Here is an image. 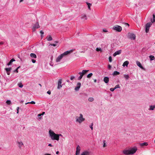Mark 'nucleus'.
Here are the masks:
<instances>
[{"label":"nucleus","mask_w":155,"mask_h":155,"mask_svg":"<svg viewBox=\"0 0 155 155\" xmlns=\"http://www.w3.org/2000/svg\"><path fill=\"white\" fill-rule=\"evenodd\" d=\"M15 61V60L14 58H12L10 61L7 64L8 66L11 65L13 62Z\"/></svg>","instance_id":"nucleus-18"},{"label":"nucleus","mask_w":155,"mask_h":155,"mask_svg":"<svg viewBox=\"0 0 155 155\" xmlns=\"http://www.w3.org/2000/svg\"><path fill=\"white\" fill-rule=\"evenodd\" d=\"M149 58L151 60H153L154 59V57L153 55H150L149 56Z\"/></svg>","instance_id":"nucleus-32"},{"label":"nucleus","mask_w":155,"mask_h":155,"mask_svg":"<svg viewBox=\"0 0 155 155\" xmlns=\"http://www.w3.org/2000/svg\"><path fill=\"white\" fill-rule=\"evenodd\" d=\"M76 121L80 124L85 120V119L83 117V115L81 114H80L79 117L77 116L76 117Z\"/></svg>","instance_id":"nucleus-4"},{"label":"nucleus","mask_w":155,"mask_h":155,"mask_svg":"<svg viewBox=\"0 0 155 155\" xmlns=\"http://www.w3.org/2000/svg\"><path fill=\"white\" fill-rule=\"evenodd\" d=\"M75 78V77L74 76H71L70 78V79L71 80H73Z\"/></svg>","instance_id":"nucleus-44"},{"label":"nucleus","mask_w":155,"mask_h":155,"mask_svg":"<svg viewBox=\"0 0 155 155\" xmlns=\"http://www.w3.org/2000/svg\"><path fill=\"white\" fill-rule=\"evenodd\" d=\"M94 82L96 83L97 82V80L96 79H94Z\"/></svg>","instance_id":"nucleus-61"},{"label":"nucleus","mask_w":155,"mask_h":155,"mask_svg":"<svg viewBox=\"0 0 155 155\" xmlns=\"http://www.w3.org/2000/svg\"><path fill=\"white\" fill-rule=\"evenodd\" d=\"M13 72H16V73H18V69L17 68H16L15 70Z\"/></svg>","instance_id":"nucleus-49"},{"label":"nucleus","mask_w":155,"mask_h":155,"mask_svg":"<svg viewBox=\"0 0 155 155\" xmlns=\"http://www.w3.org/2000/svg\"><path fill=\"white\" fill-rule=\"evenodd\" d=\"M50 45H51V46H56V45L55 44H50Z\"/></svg>","instance_id":"nucleus-45"},{"label":"nucleus","mask_w":155,"mask_h":155,"mask_svg":"<svg viewBox=\"0 0 155 155\" xmlns=\"http://www.w3.org/2000/svg\"><path fill=\"white\" fill-rule=\"evenodd\" d=\"M103 31L104 32H107V31L106 29H104Z\"/></svg>","instance_id":"nucleus-50"},{"label":"nucleus","mask_w":155,"mask_h":155,"mask_svg":"<svg viewBox=\"0 0 155 155\" xmlns=\"http://www.w3.org/2000/svg\"><path fill=\"white\" fill-rule=\"evenodd\" d=\"M108 68L109 69H110L111 68V66L110 64L108 65Z\"/></svg>","instance_id":"nucleus-47"},{"label":"nucleus","mask_w":155,"mask_h":155,"mask_svg":"<svg viewBox=\"0 0 155 155\" xmlns=\"http://www.w3.org/2000/svg\"><path fill=\"white\" fill-rule=\"evenodd\" d=\"M47 93L49 95L51 94V91H50L49 90L47 92Z\"/></svg>","instance_id":"nucleus-46"},{"label":"nucleus","mask_w":155,"mask_h":155,"mask_svg":"<svg viewBox=\"0 0 155 155\" xmlns=\"http://www.w3.org/2000/svg\"><path fill=\"white\" fill-rule=\"evenodd\" d=\"M44 155H51L50 154L46 153V154H44Z\"/></svg>","instance_id":"nucleus-57"},{"label":"nucleus","mask_w":155,"mask_h":155,"mask_svg":"<svg viewBox=\"0 0 155 155\" xmlns=\"http://www.w3.org/2000/svg\"><path fill=\"white\" fill-rule=\"evenodd\" d=\"M115 89L117 88H120V87L119 86V84L115 86L114 87Z\"/></svg>","instance_id":"nucleus-37"},{"label":"nucleus","mask_w":155,"mask_h":155,"mask_svg":"<svg viewBox=\"0 0 155 155\" xmlns=\"http://www.w3.org/2000/svg\"><path fill=\"white\" fill-rule=\"evenodd\" d=\"M48 146H50V147H52L53 146L51 145V144H50V143L48 144Z\"/></svg>","instance_id":"nucleus-56"},{"label":"nucleus","mask_w":155,"mask_h":155,"mask_svg":"<svg viewBox=\"0 0 155 155\" xmlns=\"http://www.w3.org/2000/svg\"><path fill=\"white\" fill-rule=\"evenodd\" d=\"M124 24H125V25H128V26H129V24L127 23H125Z\"/></svg>","instance_id":"nucleus-55"},{"label":"nucleus","mask_w":155,"mask_h":155,"mask_svg":"<svg viewBox=\"0 0 155 155\" xmlns=\"http://www.w3.org/2000/svg\"><path fill=\"white\" fill-rule=\"evenodd\" d=\"M140 145L141 146H147L148 145V144L147 142H144L143 143H140Z\"/></svg>","instance_id":"nucleus-22"},{"label":"nucleus","mask_w":155,"mask_h":155,"mask_svg":"<svg viewBox=\"0 0 155 155\" xmlns=\"http://www.w3.org/2000/svg\"><path fill=\"white\" fill-rule=\"evenodd\" d=\"M153 19H151V21L152 23L154 22L155 21V15L154 14L153 15Z\"/></svg>","instance_id":"nucleus-27"},{"label":"nucleus","mask_w":155,"mask_h":155,"mask_svg":"<svg viewBox=\"0 0 155 155\" xmlns=\"http://www.w3.org/2000/svg\"><path fill=\"white\" fill-rule=\"evenodd\" d=\"M121 52V50H119L116 51L113 54L114 57L116 56L117 55L120 54Z\"/></svg>","instance_id":"nucleus-15"},{"label":"nucleus","mask_w":155,"mask_h":155,"mask_svg":"<svg viewBox=\"0 0 155 155\" xmlns=\"http://www.w3.org/2000/svg\"><path fill=\"white\" fill-rule=\"evenodd\" d=\"M89 70H83L81 72H79L78 74L80 75V76L78 77V80L81 79L84 75Z\"/></svg>","instance_id":"nucleus-5"},{"label":"nucleus","mask_w":155,"mask_h":155,"mask_svg":"<svg viewBox=\"0 0 155 155\" xmlns=\"http://www.w3.org/2000/svg\"><path fill=\"white\" fill-rule=\"evenodd\" d=\"M90 153V152L86 151L82 152L81 155H89Z\"/></svg>","instance_id":"nucleus-17"},{"label":"nucleus","mask_w":155,"mask_h":155,"mask_svg":"<svg viewBox=\"0 0 155 155\" xmlns=\"http://www.w3.org/2000/svg\"><path fill=\"white\" fill-rule=\"evenodd\" d=\"M81 86V83L80 82H78L77 83V86L75 87L74 90L76 91H78Z\"/></svg>","instance_id":"nucleus-11"},{"label":"nucleus","mask_w":155,"mask_h":155,"mask_svg":"<svg viewBox=\"0 0 155 155\" xmlns=\"http://www.w3.org/2000/svg\"><path fill=\"white\" fill-rule=\"evenodd\" d=\"M61 80H59L58 82V86L57 88L58 89H60L62 87V85H61Z\"/></svg>","instance_id":"nucleus-13"},{"label":"nucleus","mask_w":155,"mask_h":155,"mask_svg":"<svg viewBox=\"0 0 155 155\" xmlns=\"http://www.w3.org/2000/svg\"><path fill=\"white\" fill-rule=\"evenodd\" d=\"M151 25V23L150 22L147 23L146 25V32L148 33L149 32L150 27Z\"/></svg>","instance_id":"nucleus-9"},{"label":"nucleus","mask_w":155,"mask_h":155,"mask_svg":"<svg viewBox=\"0 0 155 155\" xmlns=\"http://www.w3.org/2000/svg\"><path fill=\"white\" fill-rule=\"evenodd\" d=\"M6 103L8 105H10L11 104V101L10 100H8L6 101Z\"/></svg>","instance_id":"nucleus-36"},{"label":"nucleus","mask_w":155,"mask_h":155,"mask_svg":"<svg viewBox=\"0 0 155 155\" xmlns=\"http://www.w3.org/2000/svg\"><path fill=\"white\" fill-rule=\"evenodd\" d=\"M113 29L114 30H115L117 31L120 32L122 30V28L120 26L116 25L113 27Z\"/></svg>","instance_id":"nucleus-6"},{"label":"nucleus","mask_w":155,"mask_h":155,"mask_svg":"<svg viewBox=\"0 0 155 155\" xmlns=\"http://www.w3.org/2000/svg\"><path fill=\"white\" fill-rule=\"evenodd\" d=\"M38 85L40 86L41 87V85L40 84H38Z\"/></svg>","instance_id":"nucleus-63"},{"label":"nucleus","mask_w":155,"mask_h":155,"mask_svg":"<svg viewBox=\"0 0 155 155\" xmlns=\"http://www.w3.org/2000/svg\"><path fill=\"white\" fill-rule=\"evenodd\" d=\"M96 50L97 51H101V48H96Z\"/></svg>","instance_id":"nucleus-39"},{"label":"nucleus","mask_w":155,"mask_h":155,"mask_svg":"<svg viewBox=\"0 0 155 155\" xmlns=\"http://www.w3.org/2000/svg\"><path fill=\"white\" fill-rule=\"evenodd\" d=\"M128 37L131 40H134L135 39L136 36L135 35L131 33H129L128 34Z\"/></svg>","instance_id":"nucleus-8"},{"label":"nucleus","mask_w":155,"mask_h":155,"mask_svg":"<svg viewBox=\"0 0 155 155\" xmlns=\"http://www.w3.org/2000/svg\"><path fill=\"white\" fill-rule=\"evenodd\" d=\"M109 61L110 62H111L112 61V57L111 56H110L109 58Z\"/></svg>","instance_id":"nucleus-41"},{"label":"nucleus","mask_w":155,"mask_h":155,"mask_svg":"<svg viewBox=\"0 0 155 155\" xmlns=\"http://www.w3.org/2000/svg\"><path fill=\"white\" fill-rule=\"evenodd\" d=\"M103 147H105L106 146V140H103Z\"/></svg>","instance_id":"nucleus-33"},{"label":"nucleus","mask_w":155,"mask_h":155,"mask_svg":"<svg viewBox=\"0 0 155 155\" xmlns=\"http://www.w3.org/2000/svg\"><path fill=\"white\" fill-rule=\"evenodd\" d=\"M40 27L38 22H37L35 24H34L32 30L33 31H35L36 29Z\"/></svg>","instance_id":"nucleus-7"},{"label":"nucleus","mask_w":155,"mask_h":155,"mask_svg":"<svg viewBox=\"0 0 155 155\" xmlns=\"http://www.w3.org/2000/svg\"><path fill=\"white\" fill-rule=\"evenodd\" d=\"M92 75L93 74L92 73H90L87 75V77L88 78H90Z\"/></svg>","instance_id":"nucleus-29"},{"label":"nucleus","mask_w":155,"mask_h":155,"mask_svg":"<svg viewBox=\"0 0 155 155\" xmlns=\"http://www.w3.org/2000/svg\"><path fill=\"white\" fill-rule=\"evenodd\" d=\"M81 150V147L79 146V145H78L76 148V155H78L79 154L80 151Z\"/></svg>","instance_id":"nucleus-10"},{"label":"nucleus","mask_w":155,"mask_h":155,"mask_svg":"<svg viewBox=\"0 0 155 155\" xmlns=\"http://www.w3.org/2000/svg\"><path fill=\"white\" fill-rule=\"evenodd\" d=\"M5 70L6 71V72H10L11 70L12 69V68H5Z\"/></svg>","instance_id":"nucleus-26"},{"label":"nucleus","mask_w":155,"mask_h":155,"mask_svg":"<svg viewBox=\"0 0 155 155\" xmlns=\"http://www.w3.org/2000/svg\"><path fill=\"white\" fill-rule=\"evenodd\" d=\"M155 108V105H151L150 106V108L149 109L150 110H153Z\"/></svg>","instance_id":"nucleus-25"},{"label":"nucleus","mask_w":155,"mask_h":155,"mask_svg":"<svg viewBox=\"0 0 155 155\" xmlns=\"http://www.w3.org/2000/svg\"><path fill=\"white\" fill-rule=\"evenodd\" d=\"M35 102L34 101H31V102H27V103H25V104H35Z\"/></svg>","instance_id":"nucleus-34"},{"label":"nucleus","mask_w":155,"mask_h":155,"mask_svg":"<svg viewBox=\"0 0 155 155\" xmlns=\"http://www.w3.org/2000/svg\"><path fill=\"white\" fill-rule=\"evenodd\" d=\"M104 81L106 84L108 83L109 81V78L107 77H105L104 78Z\"/></svg>","instance_id":"nucleus-16"},{"label":"nucleus","mask_w":155,"mask_h":155,"mask_svg":"<svg viewBox=\"0 0 155 155\" xmlns=\"http://www.w3.org/2000/svg\"><path fill=\"white\" fill-rule=\"evenodd\" d=\"M18 144V147L20 149L21 147L23 145V144L21 141H17V142Z\"/></svg>","instance_id":"nucleus-14"},{"label":"nucleus","mask_w":155,"mask_h":155,"mask_svg":"<svg viewBox=\"0 0 155 155\" xmlns=\"http://www.w3.org/2000/svg\"><path fill=\"white\" fill-rule=\"evenodd\" d=\"M93 123H92L90 126V127L91 129L92 130L93 129Z\"/></svg>","instance_id":"nucleus-38"},{"label":"nucleus","mask_w":155,"mask_h":155,"mask_svg":"<svg viewBox=\"0 0 155 155\" xmlns=\"http://www.w3.org/2000/svg\"><path fill=\"white\" fill-rule=\"evenodd\" d=\"M110 90L111 91H113L115 89L114 88H111Z\"/></svg>","instance_id":"nucleus-42"},{"label":"nucleus","mask_w":155,"mask_h":155,"mask_svg":"<svg viewBox=\"0 0 155 155\" xmlns=\"http://www.w3.org/2000/svg\"><path fill=\"white\" fill-rule=\"evenodd\" d=\"M49 134L50 137L52 140H56L57 141H58V134L55 133L51 130H49Z\"/></svg>","instance_id":"nucleus-3"},{"label":"nucleus","mask_w":155,"mask_h":155,"mask_svg":"<svg viewBox=\"0 0 155 155\" xmlns=\"http://www.w3.org/2000/svg\"><path fill=\"white\" fill-rule=\"evenodd\" d=\"M124 76L125 78L127 80L129 78V75L127 74H124Z\"/></svg>","instance_id":"nucleus-31"},{"label":"nucleus","mask_w":155,"mask_h":155,"mask_svg":"<svg viewBox=\"0 0 155 155\" xmlns=\"http://www.w3.org/2000/svg\"><path fill=\"white\" fill-rule=\"evenodd\" d=\"M53 56L52 55H51L50 57V60H51V61H52L53 60Z\"/></svg>","instance_id":"nucleus-51"},{"label":"nucleus","mask_w":155,"mask_h":155,"mask_svg":"<svg viewBox=\"0 0 155 155\" xmlns=\"http://www.w3.org/2000/svg\"><path fill=\"white\" fill-rule=\"evenodd\" d=\"M60 136H61V137H63V135L62 134H58V140H59V137Z\"/></svg>","instance_id":"nucleus-40"},{"label":"nucleus","mask_w":155,"mask_h":155,"mask_svg":"<svg viewBox=\"0 0 155 155\" xmlns=\"http://www.w3.org/2000/svg\"><path fill=\"white\" fill-rule=\"evenodd\" d=\"M86 3L88 5V9L89 10H91L90 7L91 5V4L90 3H88V2H87Z\"/></svg>","instance_id":"nucleus-28"},{"label":"nucleus","mask_w":155,"mask_h":155,"mask_svg":"<svg viewBox=\"0 0 155 155\" xmlns=\"http://www.w3.org/2000/svg\"><path fill=\"white\" fill-rule=\"evenodd\" d=\"M42 115L41 114H38V117L41 116Z\"/></svg>","instance_id":"nucleus-53"},{"label":"nucleus","mask_w":155,"mask_h":155,"mask_svg":"<svg viewBox=\"0 0 155 155\" xmlns=\"http://www.w3.org/2000/svg\"><path fill=\"white\" fill-rule=\"evenodd\" d=\"M46 38L48 41H51L52 40V38L50 35L47 36Z\"/></svg>","instance_id":"nucleus-20"},{"label":"nucleus","mask_w":155,"mask_h":155,"mask_svg":"<svg viewBox=\"0 0 155 155\" xmlns=\"http://www.w3.org/2000/svg\"><path fill=\"white\" fill-rule=\"evenodd\" d=\"M59 153V152L58 151H57V152H56V154H58Z\"/></svg>","instance_id":"nucleus-60"},{"label":"nucleus","mask_w":155,"mask_h":155,"mask_svg":"<svg viewBox=\"0 0 155 155\" xmlns=\"http://www.w3.org/2000/svg\"><path fill=\"white\" fill-rule=\"evenodd\" d=\"M23 1V0H20L19 2L21 3V2H22Z\"/></svg>","instance_id":"nucleus-59"},{"label":"nucleus","mask_w":155,"mask_h":155,"mask_svg":"<svg viewBox=\"0 0 155 155\" xmlns=\"http://www.w3.org/2000/svg\"><path fill=\"white\" fill-rule=\"evenodd\" d=\"M3 44V43L2 42H0V45H2Z\"/></svg>","instance_id":"nucleus-58"},{"label":"nucleus","mask_w":155,"mask_h":155,"mask_svg":"<svg viewBox=\"0 0 155 155\" xmlns=\"http://www.w3.org/2000/svg\"><path fill=\"white\" fill-rule=\"evenodd\" d=\"M137 150V147H135L130 149L125 150H123V153L125 155L133 154Z\"/></svg>","instance_id":"nucleus-1"},{"label":"nucleus","mask_w":155,"mask_h":155,"mask_svg":"<svg viewBox=\"0 0 155 155\" xmlns=\"http://www.w3.org/2000/svg\"><path fill=\"white\" fill-rule=\"evenodd\" d=\"M94 100V99L93 97H89L88 99V101L90 102H92Z\"/></svg>","instance_id":"nucleus-30"},{"label":"nucleus","mask_w":155,"mask_h":155,"mask_svg":"<svg viewBox=\"0 0 155 155\" xmlns=\"http://www.w3.org/2000/svg\"><path fill=\"white\" fill-rule=\"evenodd\" d=\"M7 72V74L8 75H10V72Z\"/></svg>","instance_id":"nucleus-54"},{"label":"nucleus","mask_w":155,"mask_h":155,"mask_svg":"<svg viewBox=\"0 0 155 155\" xmlns=\"http://www.w3.org/2000/svg\"><path fill=\"white\" fill-rule=\"evenodd\" d=\"M136 64H137V65L140 68H141L142 69L144 70V68L142 66V65H141V63H140V62H139V61H136Z\"/></svg>","instance_id":"nucleus-12"},{"label":"nucleus","mask_w":155,"mask_h":155,"mask_svg":"<svg viewBox=\"0 0 155 155\" xmlns=\"http://www.w3.org/2000/svg\"><path fill=\"white\" fill-rule=\"evenodd\" d=\"M120 74V72H118L117 71H114L112 74V75L113 76L116 75H119Z\"/></svg>","instance_id":"nucleus-24"},{"label":"nucleus","mask_w":155,"mask_h":155,"mask_svg":"<svg viewBox=\"0 0 155 155\" xmlns=\"http://www.w3.org/2000/svg\"><path fill=\"white\" fill-rule=\"evenodd\" d=\"M20 67V66H19V67H18L17 68L18 69H19Z\"/></svg>","instance_id":"nucleus-64"},{"label":"nucleus","mask_w":155,"mask_h":155,"mask_svg":"<svg viewBox=\"0 0 155 155\" xmlns=\"http://www.w3.org/2000/svg\"><path fill=\"white\" fill-rule=\"evenodd\" d=\"M30 56L32 58H37V56L34 53H31L30 54Z\"/></svg>","instance_id":"nucleus-21"},{"label":"nucleus","mask_w":155,"mask_h":155,"mask_svg":"<svg viewBox=\"0 0 155 155\" xmlns=\"http://www.w3.org/2000/svg\"><path fill=\"white\" fill-rule=\"evenodd\" d=\"M74 50L71 49L70 51H67L65 52H64L63 53L61 54L59 56H58V57L57 58L56 60V62H60L61 59L63 58L65 56L72 52Z\"/></svg>","instance_id":"nucleus-2"},{"label":"nucleus","mask_w":155,"mask_h":155,"mask_svg":"<svg viewBox=\"0 0 155 155\" xmlns=\"http://www.w3.org/2000/svg\"><path fill=\"white\" fill-rule=\"evenodd\" d=\"M40 33L41 34V37H42L43 36H42V35L44 34V32L43 31H40Z\"/></svg>","instance_id":"nucleus-43"},{"label":"nucleus","mask_w":155,"mask_h":155,"mask_svg":"<svg viewBox=\"0 0 155 155\" xmlns=\"http://www.w3.org/2000/svg\"><path fill=\"white\" fill-rule=\"evenodd\" d=\"M19 107H18L17 108V113L18 114V110H19Z\"/></svg>","instance_id":"nucleus-52"},{"label":"nucleus","mask_w":155,"mask_h":155,"mask_svg":"<svg viewBox=\"0 0 155 155\" xmlns=\"http://www.w3.org/2000/svg\"><path fill=\"white\" fill-rule=\"evenodd\" d=\"M81 19L84 20H86L87 19L86 15L84 14H82L81 15Z\"/></svg>","instance_id":"nucleus-23"},{"label":"nucleus","mask_w":155,"mask_h":155,"mask_svg":"<svg viewBox=\"0 0 155 155\" xmlns=\"http://www.w3.org/2000/svg\"><path fill=\"white\" fill-rule=\"evenodd\" d=\"M45 113V112H43L42 113H41V114L42 115H43Z\"/></svg>","instance_id":"nucleus-62"},{"label":"nucleus","mask_w":155,"mask_h":155,"mask_svg":"<svg viewBox=\"0 0 155 155\" xmlns=\"http://www.w3.org/2000/svg\"><path fill=\"white\" fill-rule=\"evenodd\" d=\"M129 62L128 61H126L123 63V66L124 67L125 66L127 67L128 64H129Z\"/></svg>","instance_id":"nucleus-19"},{"label":"nucleus","mask_w":155,"mask_h":155,"mask_svg":"<svg viewBox=\"0 0 155 155\" xmlns=\"http://www.w3.org/2000/svg\"><path fill=\"white\" fill-rule=\"evenodd\" d=\"M18 85L19 87L21 88L23 87V85L21 83L18 84Z\"/></svg>","instance_id":"nucleus-35"},{"label":"nucleus","mask_w":155,"mask_h":155,"mask_svg":"<svg viewBox=\"0 0 155 155\" xmlns=\"http://www.w3.org/2000/svg\"><path fill=\"white\" fill-rule=\"evenodd\" d=\"M31 61H32V62L33 63H35L36 62V61L34 59H32Z\"/></svg>","instance_id":"nucleus-48"}]
</instances>
